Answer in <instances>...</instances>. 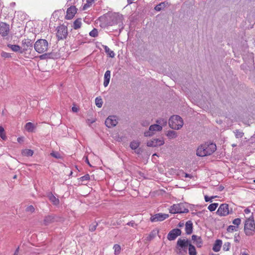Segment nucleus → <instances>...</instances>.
<instances>
[{
  "mask_svg": "<svg viewBox=\"0 0 255 255\" xmlns=\"http://www.w3.org/2000/svg\"><path fill=\"white\" fill-rule=\"evenodd\" d=\"M99 20L100 26L102 28L118 24L120 31L124 28L123 16L119 13H107L103 16L100 17Z\"/></svg>",
  "mask_w": 255,
  "mask_h": 255,
  "instance_id": "1",
  "label": "nucleus"
},
{
  "mask_svg": "<svg viewBox=\"0 0 255 255\" xmlns=\"http://www.w3.org/2000/svg\"><path fill=\"white\" fill-rule=\"evenodd\" d=\"M216 145L214 143H205L199 147L196 151L198 156L203 157L212 154L216 150Z\"/></svg>",
  "mask_w": 255,
  "mask_h": 255,
  "instance_id": "2",
  "label": "nucleus"
},
{
  "mask_svg": "<svg viewBox=\"0 0 255 255\" xmlns=\"http://www.w3.org/2000/svg\"><path fill=\"white\" fill-rule=\"evenodd\" d=\"M169 212L171 214L187 213L189 212L188 206L186 203H183L173 204L170 207Z\"/></svg>",
  "mask_w": 255,
  "mask_h": 255,
  "instance_id": "3",
  "label": "nucleus"
},
{
  "mask_svg": "<svg viewBox=\"0 0 255 255\" xmlns=\"http://www.w3.org/2000/svg\"><path fill=\"white\" fill-rule=\"evenodd\" d=\"M255 224L253 215H252L246 221L244 226V231L247 236L253 235L255 233Z\"/></svg>",
  "mask_w": 255,
  "mask_h": 255,
  "instance_id": "4",
  "label": "nucleus"
},
{
  "mask_svg": "<svg viewBox=\"0 0 255 255\" xmlns=\"http://www.w3.org/2000/svg\"><path fill=\"white\" fill-rule=\"evenodd\" d=\"M169 127L174 129H179L183 125V121L182 118L177 115H174L170 117L169 120Z\"/></svg>",
  "mask_w": 255,
  "mask_h": 255,
  "instance_id": "5",
  "label": "nucleus"
},
{
  "mask_svg": "<svg viewBox=\"0 0 255 255\" xmlns=\"http://www.w3.org/2000/svg\"><path fill=\"white\" fill-rule=\"evenodd\" d=\"M34 48L35 50L38 53H43L47 51L48 49V42L45 39H38L34 44Z\"/></svg>",
  "mask_w": 255,
  "mask_h": 255,
  "instance_id": "6",
  "label": "nucleus"
},
{
  "mask_svg": "<svg viewBox=\"0 0 255 255\" xmlns=\"http://www.w3.org/2000/svg\"><path fill=\"white\" fill-rule=\"evenodd\" d=\"M56 36L58 40L66 39L68 35L67 27L62 24L58 26L56 28Z\"/></svg>",
  "mask_w": 255,
  "mask_h": 255,
  "instance_id": "7",
  "label": "nucleus"
},
{
  "mask_svg": "<svg viewBox=\"0 0 255 255\" xmlns=\"http://www.w3.org/2000/svg\"><path fill=\"white\" fill-rule=\"evenodd\" d=\"M33 47V42L31 39L25 38L21 41L20 53H26L28 51H31Z\"/></svg>",
  "mask_w": 255,
  "mask_h": 255,
  "instance_id": "8",
  "label": "nucleus"
},
{
  "mask_svg": "<svg viewBox=\"0 0 255 255\" xmlns=\"http://www.w3.org/2000/svg\"><path fill=\"white\" fill-rule=\"evenodd\" d=\"M162 129V126L157 125L154 124L151 125L149 127V129L148 131L144 132V136H151L154 134V131H161Z\"/></svg>",
  "mask_w": 255,
  "mask_h": 255,
  "instance_id": "9",
  "label": "nucleus"
},
{
  "mask_svg": "<svg viewBox=\"0 0 255 255\" xmlns=\"http://www.w3.org/2000/svg\"><path fill=\"white\" fill-rule=\"evenodd\" d=\"M217 214L220 216H226L229 214V205L227 204H221L218 208Z\"/></svg>",
  "mask_w": 255,
  "mask_h": 255,
  "instance_id": "10",
  "label": "nucleus"
},
{
  "mask_svg": "<svg viewBox=\"0 0 255 255\" xmlns=\"http://www.w3.org/2000/svg\"><path fill=\"white\" fill-rule=\"evenodd\" d=\"M169 215L166 214L158 213L150 217V221L152 222H156L159 221H162L167 219Z\"/></svg>",
  "mask_w": 255,
  "mask_h": 255,
  "instance_id": "11",
  "label": "nucleus"
},
{
  "mask_svg": "<svg viewBox=\"0 0 255 255\" xmlns=\"http://www.w3.org/2000/svg\"><path fill=\"white\" fill-rule=\"evenodd\" d=\"M117 124V118L115 116H109L105 121V125L109 128L115 127Z\"/></svg>",
  "mask_w": 255,
  "mask_h": 255,
  "instance_id": "12",
  "label": "nucleus"
},
{
  "mask_svg": "<svg viewBox=\"0 0 255 255\" xmlns=\"http://www.w3.org/2000/svg\"><path fill=\"white\" fill-rule=\"evenodd\" d=\"M243 59L244 61L249 64L252 65L254 63V55L252 52H249L247 50L245 51L243 54Z\"/></svg>",
  "mask_w": 255,
  "mask_h": 255,
  "instance_id": "13",
  "label": "nucleus"
},
{
  "mask_svg": "<svg viewBox=\"0 0 255 255\" xmlns=\"http://www.w3.org/2000/svg\"><path fill=\"white\" fill-rule=\"evenodd\" d=\"M181 234V231L179 229H174L169 232L167 235V239L169 241L174 240Z\"/></svg>",
  "mask_w": 255,
  "mask_h": 255,
  "instance_id": "14",
  "label": "nucleus"
},
{
  "mask_svg": "<svg viewBox=\"0 0 255 255\" xmlns=\"http://www.w3.org/2000/svg\"><path fill=\"white\" fill-rule=\"evenodd\" d=\"M9 32V24L4 23H0V34L2 36L4 37L8 35Z\"/></svg>",
  "mask_w": 255,
  "mask_h": 255,
  "instance_id": "15",
  "label": "nucleus"
},
{
  "mask_svg": "<svg viewBox=\"0 0 255 255\" xmlns=\"http://www.w3.org/2000/svg\"><path fill=\"white\" fill-rule=\"evenodd\" d=\"M164 143V141L162 139H153V140H151L148 141L147 142V145L150 147H156L158 146H160L163 145Z\"/></svg>",
  "mask_w": 255,
  "mask_h": 255,
  "instance_id": "16",
  "label": "nucleus"
},
{
  "mask_svg": "<svg viewBox=\"0 0 255 255\" xmlns=\"http://www.w3.org/2000/svg\"><path fill=\"white\" fill-rule=\"evenodd\" d=\"M77 12V8L75 6H71L69 7L66 11L65 18L67 19H72Z\"/></svg>",
  "mask_w": 255,
  "mask_h": 255,
  "instance_id": "17",
  "label": "nucleus"
},
{
  "mask_svg": "<svg viewBox=\"0 0 255 255\" xmlns=\"http://www.w3.org/2000/svg\"><path fill=\"white\" fill-rule=\"evenodd\" d=\"M190 242L188 240L179 239L177 242V245L181 249H184L190 244Z\"/></svg>",
  "mask_w": 255,
  "mask_h": 255,
  "instance_id": "18",
  "label": "nucleus"
},
{
  "mask_svg": "<svg viewBox=\"0 0 255 255\" xmlns=\"http://www.w3.org/2000/svg\"><path fill=\"white\" fill-rule=\"evenodd\" d=\"M185 232L187 235H190L193 232V223L191 221H188L185 224Z\"/></svg>",
  "mask_w": 255,
  "mask_h": 255,
  "instance_id": "19",
  "label": "nucleus"
},
{
  "mask_svg": "<svg viewBox=\"0 0 255 255\" xmlns=\"http://www.w3.org/2000/svg\"><path fill=\"white\" fill-rule=\"evenodd\" d=\"M192 240L194 241V243L196 244V245L198 247H201L203 242L201 237L197 236V235H193L192 236Z\"/></svg>",
  "mask_w": 255,
  "mask_h": 255,
  "instance_id": "20",
  "label": "nucleus"
},
{
  "mask_svg": "<svg viewBox=\"0 0 255 255\" xmlns=\"http://www.w3.org/2000/svg\"><path fill=\"white\" fill-rule=\"evenodd\" d=\"M49 200L54 205H58L59 204V200L56 198L52 193H49L47 195Z\"/></svg>",
  "mask_w": 255,
  "mask_h": 255,
  "instance_id": "21",
  "label": "nucleus"
},
{
  "mask_svg": "<svg viewBox=\"0 0 255 255\" xmlns=\"http://www.w3.org/2000/svg\"><path fill=\"white\" fill-rule=\"evenodd\" d=\"M111 78V71L107 70L104 75V86L106 87L109 84Z\"/></svg>",
  "mask_w": 255,
  "mask_h": 255,
  "instance_id": "22",
  "label": "nucleus"
},
{
  "mask_svg": "<svg viewBox=\"0 0 255 255\" xmlns=\"http://www.w3.org/2000/svg\"><path fill=\"white\" fill-rule=\"evenodd\" d=\"M222 245V241L221 240H217L213 247V250L215 252H219Z\"/></svg>",
  "mask_w": 255,
  "mask_h": 255,
  "instance_id": "23",
  "label": "nucleus"
},
{
  "mask_svg": "<svg viewBox=\"0 0 255 255\" xmlns=\"http://www.w3.org/2000/svg\"><path fill=\"white\" fill-rule=\"evenodd\" d=\"M159 230L157 229L153 230L146 237L147 241H151L154 239L156 235L158 234Z\"/></svg>",
  "mask_w": 255,
  "mask_h": 255,
  "instance_id": "24",
  "label": "nucleus"
},
{
  "mask_svg": "<svg viewBox=\"0 0 255 255\" xmlns=\"http://www.w3.org/2000/svg\"><path fill=\"white\" fill-rule=\"evenodd\" d=\"M25 128L28 132H32L35 128V126L32 123L28 122L25 124Z\"/></svg>",
  "mask_w": 255,
  "mask_h": 255,
  "instance_id": "25",
  "label": "nucleus"
},
{
  "mask_svg": "<svg viewBox=\"0 0 255 255\" xmlns=\"http://www.w3.org/2000/svg\"><path fill=\"white\" fill-rule=\"evenodd\" d=\"M7 47L10 48L13 52H19L20 53L21 48L20 46L18 45L9 44H7Z\"/></svg>",
  "mask_w": 255,
  "mask_h": 255,
  "instance_id": "26",
  "label": "nucleus"
},
{
  "mask_svg": "<svg viewBox=\"0 0 255 255\" xmlns=\"http://www.w3.org/2000/svg\"><path fill=\"white\" fill-rule=\"evenodd\" d=\"M54 217L51 215H48L45 217L44 219V224L45 225H48L54 222Z\"/></svg>",
  "mask_w": 255,
  "mask_h": 255,
  "instance_id": "27",
  "label": "nucleus"
},
{
  "mask_svg": "<svg viewBox=\"0 0 255 255\" xmlns=\"http://www.w3.org/2000/svg\"><path fill=\"white\" fill-rule=\"evenodd\" d=\"M82 24V19L80 18L76 19L73 22V27L74 29H77L81 27Z\"/></svg>",
  "mask_w": 255,
  "mask_h": 255,
  "instance_id": "28",
  "label": "nucleus"
},
{
  "mask_svg": "<svg viewBox=\"0 0 255 255\" xmlns=\"http://www.w3.org/2000/svg\"><path fill=\"white\" fill-rule=\"evenodd\" d=\"M166 4L167 3L165 1L161 2L155 6L154 9L156 11H159L166 6Z\"/></svg>",
  "mask_w": 255,
  "mask_h": 255,
  "instance_id": "29",
  "label": "nucleus"
},
{
  "mask_svg": "<svg viewBox=\"0 0 255 255\" xmlns=\"http://www.w3.org/2000/svg\"><path fill=\"white\" fill-rule=\"evenodd\" d=\"M189 255H197L195 247L191 244L189 245Z\"/></svg>",
  "mask_w": 255,
  "mask_h": 255,
  "instance_id": "30",
  "label": "nucleus"
},
{
  "mask_svg": "<svg viewBox=\"0 0 255 255\" xmlns=\"http://www.w3.org/2000/svg\"><path fill=\"white\" fill-rule=\"evenodd\" d=\"M22 153L23 155L27 156H31L33 154V151L31 149H24L22 151Z\"/></svg>",
  "mask_w": 255,
  "mask_h": 255,
  "instance_id": "31",
  "label": "nucleus"
},
{
  "mask_svg": "<svg viewBox=\"0 0 255 255\" xmlns=\"http://www.w3.org/2000/svg\"><path fill=\"white\" fill-rule=\"evenodd\" d=\"M167 136L170 138H174L177 136V133L173 130H169L167 133Z\"/></svg>",
  "mask_w": 255,
  "mask_h": 255,
  "instance_id": "32",
  "label": "nucleus"
},
{
  "mask_svg": "<svg viewBox=\"0 0 255 255\" xmlns=\"http://www.w3.org/2000/svg\"><path fill=\"white\" fill-rule=\"evenodd\" d=\"M139 145V142L136 141H132L130 143V147L132 149H136Z\"/></svg>",
  "mask_w": 255,
  "mask_h": 255,
  "instance_id": "33",
  "label": "nucleus"
},
{
  "mask_svg": "<svg viewBox=\"0 0 255 255\" xmlns=\"http://www.w3.org/2000/svg\"><path fill=\"white\" fill-rule=\"evenodd\" d=\"M95 104L98 107L101 108L103 105L102 99L100 98L97 97L95 99Z\"/></svg>",
  "mask_w": 255,
  "mask_h": 255,
  "instance_id": "34",
  "label": "nucleus"
},
{
  "mask_svg": "<svg viewBox=\"0 0 255 255\" xmlns=\"http://www.w3.org/2000/svg\"><path fill=\"white\" fill-rule=\"evenodd\" d=\"M156 123L161 126H164L167 124V120L165 119H160L156 121Z\"/></svg>",
  "mask_w": 255,
  "mask_h": 255,
  "instance_id": "35",
  "label": "nucleus"
},
{
  "mask_svg": "<svg viewBox=\"0 0 255 255\" xmlns=\"http://www.w3.org/2000/svg\"><path fill=\"white\" fill-rule=\"evenodd\" d=\"M218 206V203H214L210 204L208 206V209L210 211L213 212V211H214L216 210V209L217 208Z\"/></svg>",
  "mask_w": 255,
  "mask_h": 255,
  "instance_id": "36",
  "label": "nucleus"
},
{
  "mask_svg": "<svg viewBox=\"0 0 255 255\" xmlns=\"http://www.w3.org/2000/svg\"><path fill=\"white\" fill-rule=\"evenodd\" d=\"M89 35L90 36L93 37H97L98 35V30L96 28H94L92 31L90 32Z\"/></svg>",
  "mask_w": 255,
  "mask_h": 255,
  "instance_id": "37",
  "label": "nucleus"
},
{
  "mask_svg": "<svg viewBox=\"0 0 255 255\" xmlns=\"http://www.w3.org/2000/svg\"><path fill=\"white\" fill-rule=\"evenodd\" d=\"M238 227L236 226L230 225L227 228L228 232H233L234 231H238Z\"/></svg>",
  "mask_w": 255,
  "mask_h": 255,
  "instance_id": "38",
  "label": "nucleus"
},
{
  "mask_svg": "<svg viewBox=\"0 0 255 255\" xmlns=\"http://www.w3.org/2000/svg\"><path fill=\"white\" fill-rule=\"evenodd\" d=\"M94 0H86L87 3L85 4L83 6V9L85 10L88 7H90L92 5V2Z\"/></svg>",
  "mask_w": 255,
  "mask_h": 255,
  "instance_id": "39",
  "label": "nucleus"
},
{
  "mask_svg": "<svg viewBox=\"0 0 255 255\" xmlns=\"http://www.w3.org/2000/svg\"><path fill=\"white\" fill-rule=\"evenodd\" d=\"M114 249L115 250V254L118 255L120 254L121 249L120 245L116 244L114 246Z\"/></svg>",
  "mask_w": 255,
  "mask_h": 255,
  "instance_id": "40",
  "label": "nucleus"
},
{
  "mask_svg": "<svg viewBox=\"0 0 255 255\" xmlns=\"http://www.w3.org/2000/svg\"><path fill=\"white\" fill-rule=\"evenodd\" d=\"M98 226V223L94 222L91 224L89 226V231L91 232H94L96 229V228Z\"/></svg>",
  "mask_w": 255,
  "mask_h": 255,
  "instance_id": "41",
  "label": "nucleus"
},
{
  "mask_svg": "<svg viewBox=\"0 0 255 255\" xmlns=\"http://www.w3.org/2000/svg\"><path fill=\"white\" fill-rule=\"evenodd\" d=\"M90 179V175L89 174H86L80 178V180L82 182H83L84 181H88Z\"/></svg>",
  "mask_w": 255,
  "mask_h": 255,
  "instance_id": "42",
  "label": "nucleus"
},
{
  "mask_svg": "<svg viewBox=\"0 0 255 255\" xmlns=\"http://www.w3.org/2000/svg\"><path fill=\"white\" fill-rule=\"evenodd\" d=\"M0 55L2 57L4 58H8L11 57V54L10 53L4 51H2Z\"/></svg>",
  "mask_w": 255,
  "mask_h": 255,
  "instance_id": "43",
  "label": "nucleus"
},
{
  "mask_svg": "<svg viewBox=\"0 0 255 255\" xmlns=\"http://www.w3.org/2000/svg\"><path fill=\"white\" fill-rule=\"evenodd\" d=\"M50 155L55 157V158H57V159H59L61 158V155L60 154V153L58 152H54V151H53L52 152H51L50 153Z\"/></svg>",
  "mask_w": 255,
  "mask_h": 255,
  "instance_id": "44",
  "label": "nucleus"
},
{
  "mask_svg": "<svg viewBox=\"0 0 255 255\" xmlns=\"http://www.w3.org/2000/svg\"><path fill=\"white\" fill-rule=\"evenodd\" d=\"M127 225L128 226H130L132 227H133L134 228H136L137 225L135 223L134 221H131L129 222H128L127 223Z\"/></svg>",
  "mask_w": 255,
  "mask_h": 255,
  "instance_id": "45",
  "label": "nucleus"
},
{
  "mask_svg": "<svg viewBox=\"0 0 255 255\" xmlns=\"http://www.w3.org/2000/svg\"><path fill=\"white\" fill-rule=\"evenodd\" d=\"M106 53L111 58H114L115 56V54L114 51L111 50L110 49L107 51Z\"/></svg>",
  "mask_w": 255,
  "mask_h": 255,
  "instance_id": "46",
  "label": "nucleus"
},
{
  "mask_svg": "<svg viewBox=\"0 0 255 255\" xmlns=\"http://www.w3.org/2000/svg\"><path fill=\"white\" fill-rule=\"evenodd\" d=\"M230 247V244L229 243H225L223 246V250L225 251H229Z\"/></svg>",
  "mask_w": 255,
  "mask_h": 255,
  "instance_id": "47",
  "label": "nucleus"
},
{
  "mask_svg": "<svg viewBox=\"0 0 255 255\" xmlns=\"http://www.w3.org/2000/svg\"><path fill=\"white\" fill-rule=\"evenodd\" d=\"M26 211L32 213L34 211V208L33 207V206L30 205L26 208Z\"/></svg>",
  "mask_w": 255,
  "mask_h": 255,
  "instance_id": "48",
  "label": "nucleus"
},
{
  "mask_svg": "<svg viewBox=\"0 0 255 255\" xmlns=\"http://www.w3.org/2000/svg\"><path fill=\"white\" fill-rule=\"evenodd\" d=\"M215 197L212 196L211 197H208V196L206 195L205 196V200L206 202H211L212 200Z\"/></svg>",
  "mask_w": 255,
  "mask_h": 255,
  "instance_id": "49",
  "label": "nucleus"
},
{
  "mask_svg": "<svg viewBox=\"0 0 255 255\" xmlns=\"http://www.w3.org/2000/svg\"><path fill=\"white\" fill-rule=\"evenodd\" d=\"M233 223L236 225V226H239V218H236L235 219L233 222Z\"/></svg>",
  "mask_w": 255,
  "mask_h": 255,
  "instance_id": "50",
  "label": "nucleus"
},
{
  "mask_svg": "<svg viewBox=\"0 0 255 255\" xmlns=\"http://www.w3.org/2000/svg\"><path fill=\"white\" fill-rule=\"evenodd\" d=\"M104 49H105V52L107 53L108 50H110V48L106 45H103Z\"/></svg>",
  "mask_w": 255,
  "mask_h": 255,
  "instance_id": "51",
  "label": "nucleus"
},
{
  "mask_svg": "<svg viewBox=\"0 0 255 255\" xmlns=\"http://www.w3.org/2000/svg\"><path fill=\"white\" fill-rule=\"evenodd\" d=\"M243 123H244L246 125L249 126L250 125V122L248 120L247 121H243Z\"/></svg>",
  "mask_w": 255,
  "mask_h": 255,
  "instance_id": "52",
  "label": "nucleus"
},
{
  "mask_svg": "<svg viewBox=\"0 0 255 255\" xmlns=\"http://www.w3.org/2000/svg\"><path fill=\"white\" fill-rule=\"evenodd\" d=\"M244 211H245V213L247 214H250L251 213L250 210L248 208L245 209Z\"/></svg>",
  "mask_w": 255,
  "mask_h": 255,
  "instance_id": "53",
  "label": "nucleus"
},
{
  "mask_svg": "<svg viewBox=\"0 0 255 255\" xmlns=\"http://www.w3.org/2000/svg\"><path fill=\"white\" fill-rule=\"evenodd\" d=\"M18 252H19V247H18L16 249V250L15 251V252H14L13 255H18Z\"/></svg>",
  "mask_w": 255,
  "mask_h": 255,
  "instance_id": "54",
  "label": "nucleus"
},
{
  "mask_svg": "<svg viewBox=\"0 0 255 255\" xmlns=\"http://www.w3.org/2000/svg\"><path fill=\"white\" fill-rule=\"evenodd\" d=\"M0 136L1 137V138H2L3 139H4L5 138V135L4 132L2 133H0Z\"/></svg>",
  "mask_w": 255,
  "mask_h": 255,
  "instance_id": "55",
  "label": "nucleus"
},
{
  "mask_svg": "<svg viewBox=\"0 0 255 255\" xmlns=\"http://www.w3.org/2000/svg\"><path fill=\"white\" fill-rule=\"evenodd\" d=\"M4 130L3 128L0 126V133H2L4 132Z\"/></svg>",
  "mask_w": 255,
  "mask_h": 255,
  "instance_id": "56",
  "label": "nucleus"
},
{
  "mask_svg": "<svg viewBox=\"0 0 255 255\" xmlns=\"http://www.w3.org/2000/svg\"><path fill=\"white\" fill-rule=\"evenodd\" d=\"M185 177H189L190 178H191L192 176L190 174L185 173Z\"/></svg>",
  "mask_w": 255,
  "mask_h": 255,
  "instance_id": "57",
  "label": "nucleus"
},
{
  "mask_svg": "<svg viewBox=\"0 0 255 255\" xmlns=\"http://www.w3.org/2000/svg\"><path fill=\"white\" fill-rule=\"evenodd\" d=\"M184 223L180 222L178 224V227H183V226H184Z\"/></svg>",
  "mask_w": 255,
  "mask_h": 255,
  "instance_id": "58",
  "label": "nucleus"
},
{
  "mask_svg": "<svg viewBox=\"0 0 255 255\" xmlns=\"http://www.w3.org/2000/svg\"><path fill=\"white\" fill-rule=\"evenodd\" d=\"M17 140L18 142H21V141H23V138L22 137H18V138H17Z\"/></svg>",
  "mask_w": 255,
  "mask_h": 255,
  "instance_id": "59",
  "label": "nucleus"
},
{
  "mask_svg": "<svg viewBox=\"0 0 255 255\" xmlns=\"http://www.w3.org/2000/svg\"><path fill=\"white\" fill-rule=\"evenodd\" d=\"M72 110L74 112H77L78 111L77 108L75 107H72Z\"/></svg>",
  "mask_w": 255,
  "mask_h": 255,
  "instance_id": "60",
  "label": "nucleus"
},
{
  "mask_svg": "<svg viewBox=\"0 0 255 255\" xmlns=\"http://www.w3.org/2000/svg\"><path fill=\"white\" fill-rule=\"evenodd\" d=\"M86 162L91 166L90 163H89V160H88V157L87 156L86 158Z\"/></svg>",
  "mask_w": 255,
  "mask_h": 255,
  "instance_id": "61",
  "label": "nucleus"
},
{
  "mask_svg": "<svg viewBox=\"0 0 255 255\" xmlns=\"http://www.w3.org/2000/svg\"><path fill=\"white\" fill-rule=\"evenodd\" d=\"M235 242L238 241V237H237L236 236H235Z\"/></svg>",
  "mask_w": 255,
  "mask_h": 255,
  "instance_id": "62",
  "label": "nucleus"
},
{
  "mask_svg": "<svg viewBox=\"0 0 255 255\" xmlns=\"http://www.w3.org/2000/svg\"><path fill=\"white\" fill-rule=\"evenodd\" d=\"M16 177H17V176H16V175H15L13 176V179H16Z\"/></svg>",
  "mask_w": 255,
  "mask_h": 255,
  "instance_id": "63",
  "label": "nucleus"
},
{
  "mask_svg": "<svg viewBox=\"0 0 255 255\" xmlns=\"http://www.w3.org/2000/svg\"><path fill=\"white\" fill-rule=\"evenodd\" d=\"M242 255H248L246 254V253H244L242 254Z\"/></svg>",
  "mask_w": 255,
  "mask_h": 255,
  "instance_id": "64",
  "label": "nucleus"
}]
</instances>
